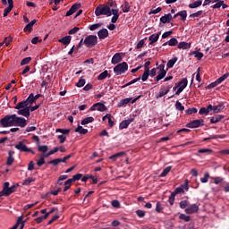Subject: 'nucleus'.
<instances>
[{
	"mask_svg": "<svg viewBox=\"0 0 229 229\" xmlns=\"http://www.w3.org/2000/svg\"><path fill=\"white\" fill-rule=\"evenodd\" d=\"M3 128H10L12 126H20V128H26L28 121L23 117H19L17 114H7L0 120Z\"/></svg>",
	"mask_w": 229,
	"mask_h": 229,
	"instance_id": "nucleus-1",
	"label": "nucleus"
},
{
	"mask_svg": "<svg viewBox=\"0 0 229 229\" xmlns=\"http://www.w3.org/2000/svg\"><path fill=\"white\" fill-rule=\"evenodd\" d=\"M95 15L99 17L100 15H106V17L112 16V9L109 5L100 4L95 10Z\"/></svg>",
	"mask_w": 229,
	"mask_h": 229,
	"instance_id": "nucleus-2",
	"label": "nucleus"
},
{
	"mask_svg": "<svg viewBox=\"0 0 229 229\" xmlns=\"http://www.w3.org/2000/svg\"><path fill=\"white\" fill-rule=\"evenodd\" d=\"M15 189H17L16 185H13L10 187V182H6L4 183V188L0 191V196H10V194L15 192Z\"/></svg>",
	"mask_w": 229,
	"mask_h": 229,
	"instance_id": "nucleus-3",
	"label": "nucleus"
},
{
	"mask_svg": "<svg viewBox=\"0 0 229 229\" xmlns=\"http://www.w3.org/2000/svg\"><path fill=\"white\" fill-rule=\"evenodd\" d=\"M83 44L86 47H94V46L98 45V36L96 35H89L85 38Z\"/></svg>",
	"mask_w": 229,
	"mask_h": 229,
	"instance_id": "nucleus-4",
	"label": "nucleus"
},
{
	"mask_svg": "<svg viewBox=\"0 0 229 229\" xmlns=\"http://www.w3.org/2000/svg\"><path fill=\"white\" fill-rule=\"evenodd\" d=\"M128 71V64L126 62H123L114 68V72L116 76H121V74H124Z\"/></svg>",
	"mask_w": 229,
	"mask_h": 229,
	"instance_id": "nucleus-5",
	"label": "nucleus"
},
{
	"mask_svg": "<svg viewBox=\"0 0 229 229\" xmlns=\"http://www.w3.org/2000/svg\"><path fill=\"white\" fill-rule=\"evenodd\" d=\"M15 148L18 149V151H21L24 153H32L33 155H35V152L33 150H31V148H28L26 144H24V141H19L15 145Z\"/></svg>",
	"mask_w": 229,
	"mask_h": 229,
	"instance_id": "nucleus-6",
	"label": "nucleus"
},
{
	"mask_svg": "<svg viewBox=\"0 0 229 229\" xmlns=\"http://www.w3.org/2000/svg\"><path fill=\"white\" fill-rule=\"evenodd\" d=\"M205 121L203 119L194 120L186 124L187 128H199V126H204Z\"/></svg>",
	"mask_w": 229,
	"mask_h": 229,
	"instance_id": "nucleus-7",
	"label": "nucleus"
},
{
	"mask_svg": "<svg viewBox=\"0 0 229 229\" xmlns=\"http://www.w3.org/2000/svg\"><path fill=\"white\" fill-rule=\"evenodd\" d=\"M96 110L98 112H106V106L101 102L96 103L90 107V111L94 112Z\"/></svg>",
	"mask_w": 229,
	"mask_h": 229,
	"instance_id": "nucleus-8",
	"label": "nucleus"
},
{
	"mask_svg": "<svg viewBox=\"0 0 229 229\" xmlns=\"http://www.w3.org/2000/svg\"><path fill=\"white\" fill-rule=\"evenodd\" d=\"M80 8H81V4H74L66 13V17H71V15H72V13H75L78 10H80Z\"/></svg>",
	"mask_w": 229,
	"mask_h": 229,
	"instance_id": "nucleus-9",
	"label": "nucleus"
},
{
	"mask_svg": "<svg viewBox=\"0 0 229 229\" xmlns=\"http://www.w3.org/2000/svg\"><path fill=\"white\" fill-rule=\"evenodd\" d=\"M198 210H199V207H198V205L196 204H191L185 208V212L187 214H196Z\"/></svg>",
	"mask_w": 229,
	"mask_h": 229,
	"instance_id": "nucleus-10",
	"label": "nucleus"
},
{
	"mask_svg": "<svg viewBox=\"0 0 229 229\" xmlns=\"http://www.w3.org/2000/svg\"><path fill=\"white\" fill-rule=\"evenodd\" d=\"M133 123V118L128 119V120H123L120 123L119 129L120 130H124L130 126Z\"/></svg>",
	"mask_w": 229,
	"mask_h": 229,
	"instance_id": "nucleus-11",
	"label": "nucleus"
},
{
	"mask_svg": "<svg viewBox=\"0 0 229 229\" xmlns=\"http://www.w3.org/2000/svg\"><path fill=\"white\" fill-rule=\"evenodd\" d=\"M28 105H30V100H28L27 98L26 100L20 102L14 108L15 110H21V109L22 110L24 108H30Z\"/></svg>",
	"mask_w": 229,
	"mask_h": 229,
	"instance_id": "nucleus-12",
	"label": "nucleus"
},
{
	"mask_svg": "<svg viewBox=\"0 0 229 229\" xmlns=\"http://www.w3.org/2000/svg\"><path fill=\"white\" fill-rule=\"evenodd\" d=\"M37 23V20H32L30 23H28L25 28L23 29V31L25 33H31L33 31V26Z\"/></svg>",
	"mask_w": 229,
	"mask_h": 229,
	"instance_id": "nucleus-13",
	"label": "nucleus"
},
{
	"mask_svg": "<svg viewBox=\"0 0 229 229\" xmlns=\"http://www.w3.org/2000/svg\"><path fill=\"white\" fill-rule=\"evenodd\" d=\"M8 7L4 10V17H8V13L13 10V0H7Z\"/></svg>",
	"mask_w": 229,
	"mask_h": 229,
	"instance_id": "nucleus-14",
	"label": "nucleus"
},
{
	"mask_svg": "<svg viewBox=\"0 0 229 229\" xmlns=\"http://www.w3.org/2000/svg\"><path fill=\"white\" fill-rule=\"evenodd\" d=\"M113 13V17L111 19V22H113V24H115L117 22V20L119 19V9H111V14Z\"/></svg>",
	"mask_w": 229,
	"mask_h": 229,
	"instance_id": "nucleus-15",
	"label": "nucleus"
},
{
	"mask_svg": "<svg viewBox=\"0 0 229 229\" xmlns=\"http://www.w3.org/2000/svg\"><path fill=\"white\" fill-rule=\"evenodd\" d=\"M210 112H212V105H208V107H201L199 114L200 115H208V114H210Z\"/></svg>",
	"mask_w": 229,
	"mask_h": 229,
	"instance_id": "nucleus-16",
	"label": "nucleus"
},
{
	"mask_svg": "<svg viewBox=\"0 0 229 229\" xmlns=\"http://www.w3.org/2000/svg\"><path fill=\"white\" fill-rule=\"evenodd\" d=\"M98 37L100 40H103L108 37V30L102 29L98 32Z\"/></svg>",
	"mask_w": 229,
	"mask_h": 229,
	"instance_id": "nucleus-17",
	"label": "nucleus"
},
{
	"mask_svg": "<svg viewBox=\"0 0 229 229\" xmlns=\"http://www.w3.org/2000/svg\"><path fill=\"white\" fill-rule=\"evenodd\" d=\"M173 21V15L171 13L165 14L160 18V21L163 22V24H167Z\"/></svg>",
	"mask_w": 229,
	"mask_h": 229,
	"instance_id": "nucleus-18",
	"label": "nucleus"
},
{
	"mask_svg": "<svg viewBox=\"0 0 229 229\" xmlns=\"http://www.w3.org/2000/svg\"><path fill=\"white\" fill-rule=\"evenodd\" d=\"M222 110H225V106L223 104H219L218 106L211 105V111H213L214 114H219Z\"/></svg>",
	"mask_w": 229,
	"mask_h": 229,
	"instance_id": "nucleus-19",
	"label": "nucleus"
},
{
	"mask_svg": "<svg viewBox=\"0 0 229 229\" xmlns=\"http://www.w3.org/2000/svg\"><path fill=\"white\" fill-rule=\"evenodd\" d=\"M119 62H123V57L121 56V54L116 53L113 56L111 63L113 64V65H116V64H119Z\"/></svg>",
	"mask_w": 229,
	"mask_h": 229,
	"instance_id": "nucleus-20",
	"label": "nucleus"
},
{
	"mask_svg": "<svg viewBox=\"0 0 229 229\" xmlns=\"http://www.w3.org/2000/svg\"><path fill=\"white\" fill-rule=\"evenodd\" d=\"M222 119H225L223 114H216L210 119L211 124H216V123H219Z\"/></svg>",
	"mask_w": 229,
	"mask_h": 229,
	"instance_id": "nucleus-21",
	"label": "nucleus"
},
{
	"mask_svg": "<svg viewBox=\"0 0 229 229\" xmlns=\"http://www.w3.org/2000/svg\"><path fill=\"white\" fill-rule=\"evenodd\" d=\"M19 115H23V117H30V107H25L23 109L18 110Z\"/></svg>",
	"mask_w": 229,
	"mask_h": 229,
	"instance_id": "nucleus-22",
	"label": "nucleus"
},
{
	"mask_svg": "<svg viewBox=\"0 0 229 229\" xmlns=\"http://www.w3.org/2000/svg\"><path fill=\"white\" fill-rule=\"evenodd\" d=\"M13 155H15V152L14 151H9L8 152V157H7V161H6V164L8 165H12V164H13L15 158H13Z\"/></svg>",
	"mask_w": 229,
	"mask_h": 229,
	"instance_id": "nucleus-23",
	"label": "nucleus"
},
{
	"mask_svg": "<svg viewBox=\"0 0 229 229\" xmlns=\"http://www.w3.org/2000/svg\"><path fill=\"white\" fill-rule=\"evenodd\" d=\"M158 38H160V33L150 35L148 37V40L150 41V45H153V44H155V42H157Z\"/></svg>",
	"mask_w": 229,
	"mask_h": 229,
	"instance_id": "nucleus-24",
	"label": "nucleus"
},
{
	"mask_svg": "<svg viewBox=\"0 0 229 229\" xmlns=\"http://www.w3.org/2000/svg\"><path fill=\"white\" fill-rule=\"evenodd\" d=\"M187 79H182L181 81L175 83V85H177V88L182 89V90H183L187 87Z\"/></svg>",
	"mask_w": 229,
	"mask_h": 229,
	"instance_id": "nucleus-25",
	"label": "nucleus"
},
{
	"mask_svg": "<svg viewBox=\"0 0 229 229\" xmlns=\"http://www.w3.org/2000/svg\"><path fill=\"white\" fill-rule=\"evenodd\" d=\"M177 47L178 49H191V43L182 41L178 44Z\"/></svg>",
	"mask_w": 229,
	"mask_h": 229,
	"instance_id": "nucleus-26",
	"label": "nucleus"
},
{
	"mask_svg": "<svg viewBox=\"0 0 229 229\" xmlns=\"http://www.w3.org/2000/svg\"><path fill=\"white\" fill-rule=\"evenodd\" d=\"M71 36H65L63 38H60L58 42L64 44V46H69V44H71Z\"/></svg>",
	"mask_w": 229,
	"mask_h": 229,
	"instance_id": "nucleus-27",
	"label": "nucleus"
},
{
	"mask_svg": "<svg viewBox=\"0 0 229 229\" xmlns=\"http://www.w3.org/2000/svg\"><path fill=\"white\" fill-rule=\"evenodd\" d=\"M75 131L76 133H81V135H87V133H89V130L83 128L81 125H78Z\"/></svg>",
	"mask_w": 229,
	"mask_h": 229,
	"instance_id": "nucleus-28",
	"label": "nucleus"
},
{
	"mask_svg": "<svg viewBox=\"0 0 229 229\" xmlns=\"http://www.w3.org/2000/svg\"><path fill=\"white\" fill-rule=\"evenodd\" d=\"M166 94H169V89H165V88H161V91L156 95V99H160V98H164Z\"/></svg>",
	"mask_w": 229,
	"mask_h": 229,
	"instance_id": "nucleus-29",
	"label": "nucleus"
},
{
	"mask_svg": "<svg viewBox=\"0 0 229 229\" xmlns=\"http://www.w3.org/2000/svg\"><path fill=\"white\" fill-rule=\"evenodd\" d=\"M41 94H37L36 96L33 95V93H31L29 98H28V101L30 103V105H31V103H33L34 101H37V99H38V98H41Z\"/></svg>",
	"mask_w": 229,
	"mask_h": 229,
	"instance_id": "nucleus-30",
	"label": "nucleus"
},
{
	"mask_svg": "<svg viewBox=\"0 0 229 229\" xmlns=\"http://www.w3.org/2000/svg\"><path fill=\"white\" fill-rule=\"evenodd\" d=\"M167 71L158 72L157 77L155 78V81H160V80H164Z\"/></svg>",
	"mask_w": 229,
	"mask_h": 229,
	"instance_id": "nucleus-31",
	"label": "nucleus"
},
{
	"mask_svg": "<svg viewBox=\"0 0 229 229\" xmlns=\"http://www.w3.org/2000/svg\"><path fill=\"white\" fill-rule=\"evenodd\" d=\"M203 4V2L201 0H197L191 4H190L188 6L189 8L194 9V8H199Z\"/></svg>",
	"mask_w": 229,
	"mask_h": 229,
	"instance_id": "nucleus-32",
	"label": "nucleus"
},
{
	"mask_svg": "<svg viewBox=\"0 0 229 229\" xmlns=\"http://www.w3.org/2000/svg\"><path fill=\"white\" fill-rule=\"evenodd\" d=\"M176 62H178V57H174L173 59L169 60L166 64L167 69H173Z\"/></svg>",
	"mask_w": 229,
	"mask_h": 229,
	"instance_id": "nucleus-33",
	"label": "nucleus"
},
{
	"mask_svg": "<svg viewBox=\"0 0 229 229\" xmlns=\"http://www.w3.org/2000/svg\"><path fill=\"white\" fill-rule=\"evenodd\" d=\"M89 123H94V117L89 116L87 118H84L83 120H81V123L82 124V126H85V124H89Z\"/></svg>",
	"mask_w": 229,
	"mask_h": 229,
	"instance_id": "nucleus-34",
	"label": "nucleus"
},
{
	"mask_svg": "<svg viewBox=\"0 0 229 229\" xmlns=\"http://www.w3.org/2000/svg\"><path fill=\"white\" fill-rule=\"evenodd\" d=\"M176 15H179V17H181V21H185V19H187V11L183 10V11L178 12Z\"/></svg>",
	"mask_w": 229,
	"mask_h": 229,
	"instance_id": "nucleus-35",
	"label": "nucleus"
},
{
	"mask_svg": "<svg viewBox=\"0 0 229 229\" xmlns=\"http://www.w3.org/2000/svg\"><path fill=\"white\" fill-rule=\"evenodd\" d=\"M171 166H167L165 167L163 172L160 174V177L164 178L165 176H167V174H169V173H171Z\"/></svg>",
	"mask_w": 229,
	"mask_h": 229,
	"instance_id": "nucleus-36",
	"label": "nucleus"
},
{
	"mask_svg": "<svg viewBox=\"0 0 229 229\" xmlns=\"http://www.w3.org/2000/svg\"><path fill=\"white\" fill-rule=\"evenodd\" d=\"M124 156V152H119V153H116L113 156H111L109 158L110 160H113L114 162H115L117 160V158H119V157H123Z\"/></svg>",
	"mask_w": 229,
	"mask_h": 229,
	"instance_id": "nucleus-37",
	"label": "nucleus"
},
{
	"mask_svg": "<svg viewBox=\"0 0 229 229\" xmlns=\"http://www.w3.org/2000/svg\"><path fill=\"white\" fill-rule=\"evenodd\" d=\"M64 192H67V191H69L71 189V185H72V182H71V180H67L64 182Z\"/></svg>",
	"mask_w": 229,
	"mask_h": 229,
	"instance_id": "nucleus-38",
	"label": "nucleus"
},
{
	"mask_svg": "<svg viewBox=\"0 0 229 229\" xmlns=\"http://www.w3.org/2000/svg\"><path fill=\"white\" fill-rule=\"evenodd\" d=\"M130 101H131V98H124L120 100V102L118 103V106H124V105H128V103H130Z\"/></svg>",
	"mask_w": 229,
	"mask_h": 229,
	"instance_id": "nucleus-39",
	"label": "nucleus"
},
{
	"mask_svg": "<svg viewBox=\"0 0 229 229\" xmlns=\"http://www.w3.org/2000/svg\"><path fill=\"white\" fill-rule=\"evenodd\" d=\"M122 10L124 13H128V12H130V4H128V2H125L123 5H122Z\"/></svg>",
	"mask_w": 229,
	"mask_h": 229,
	"instance_id": "nucleus-40",
	"label": "nucleus"
},
{
	"mask_svg": "<svg viewBox=\"0 0 229 229\" xmlns=\"http://www.w3.org/2000/svg\"><path fill=\"white\" fill-rule=\"evenodd\" d=\"M82 176H83V174H77L73 175L72 178L68 179V180H71V182L72 183V182H78V180H81Z\"/></svg>",
	"mask_w": 229,
	"mask_h": 229,
	"instance_id": "nucleus-41",
	"label": "nucleus"
},
{
	"mask_svg": "<svg viewBox=\"0 0 229 229\" xmlns=\"http://www.w3.org/2000/svg\"><path fill=\"white\" fill-rule=\"evenodd\" d=\"M101 26H103L102 23H96V24L90 25L89 30H90V31H96V30H99V28H101Z\"/></svg>",
	"mask_w": 229,
	"mask_h": 229,
	"instance_id": "nucleus-42",
	"label": "nucleus"
},
{
	"mask_svg": "<svg viewBox=\"0 0 229 229\" xmlns=\"http://www.w3.org/2000/svg\"><path fill=\"white\" fill-rule=\"evenodd\" d=\"M175 108H176V110H179L180 112H183L185 110V107L182 105V102H180V101H176Z\"/></svg>",
	"mask_w": 229,
	"mask_h": 229,
	"instance_id": "nucleus-43",
	"label": "nucleus"
},
{
	"mask_svg": "<svg viewBox=\"0 0 229 229\" xmlns=\"http://www.w3.org/2000/svg\"><path fill=\"white\" fill-rule=\"evenodd\" d=\"M45 157L46 156H40L39 160L37 162V165L38 167H42V165H44V164H46Z\"/></svg>",
	"mask_w": 229,
	"mask_h": 229,
	"instance_id": "nucleus-44",
	"label": "nucleus"
},
{
	"mask_svg": "<svg viewBox=\"0 0 229 229\" xmlns=\"http://www.w3.org/2000/svg\"><path fill=\"white\" fill-rule=\"evenodd\" d=\"M108 77V71H104L103 72H101L98 77V80H105L106 78Z\"/></svg>",
	"mask_w": 229,
	"mask_h": 229,
	"instance_id": "nucleus-45",
	"label": "nucleus"
},
{
	"mask_svg": "<svg viewBox=\"0 0 229 229\" xmlns=\"http://www.w3.org/2000/svg\"><path fill=\"white\" fill-rule=\"evenodd\" d=\"M168 46H171V47L178 46V39H176L175 38H172L168 41Z\"/></svg>",
	"mask_w": 229,
	"mask_h": 229,
	"instance_id": "nucleus-46",
	"label": "nucleus"
},
{
	"mask_svg": "<svg viewBox=\"0 0 229 229\" xmlns=\"http://www.w3.org/2000/svg\"><path fill=\"white\" fill-rule=\"evenodd\" d=\"M179 219H182V221H185L186 223H189V221H191V216H186L185 214H181L179 216Z\"/></svg>",
	"mask_w": 229,
	"mask_h": 229,
	"instance_id": "nucleus-47",
	"label": "nucleus"
},
{
	"mask_svg": "<svg viewBox=\"0 0 229 229\" xmlns=\"http://www.w3.org/2000/svg\"><path fill=\"white\" fill-rule=\"evenodd\" d=\"M201 15H203V11H198L197 13H193L190 14V17L191 19H194L196 17H201Z\"/></svg>",
	"mask_w": 229,
	"mask_h": 229,
	"instance_id": "nucleus-48",
	"label": "nucleus"
},
{
	"mask_svg": "<svg viewBox=\"0 0 229 229\" xmlns=\"http://www.w3.org/2000/svg\"><path fill=\"white\" fill-rule=\"evenodd\" d=\"M208 178H210V174L206 173L204 177L200 178L201 183H207V182H208Z\"/></svg>",
	"mask_w": 229,
	"mask_h": 229,
	"instance_id": "nucleus-49",
	"label": "nucleus"
},
{
	"mask_svg": "<svg viewBox=\"0 0 229 229\" xmlns=\"http://www.w3.org/2000/svg\"><path fill=\"white\" fill-rule=\"evenodd\" d=\"M148 78H149V71L145 70L141 76V80H142V81H146L148 80Z\"/></svg>",
	"mask_w": 229,
	"mask_h": 229,
	"instance_id": "nucleus-50",
	"label": "nucleus"
},
{
	"mask_svg": "<svg viewBox=\"0 0 229 229\" xmlns=\"http://www.w3.org/2000/svg\"><path fill=\"white\" fill-rule=\"evenodd\" d=\"M227 78H229V72H226L225 74L218 78L217 82L223 83V81H225V80H226Z\"/></svg>",
	"mask_w": 229,
	"mask_h": 229,
	"instance_id": "nucleus-51",
	"label": "nucleus"
},
{
	"mask_svg": "<svg viewBox=\"0 0 229 229\" xmlns=\"http://www.w3.org/2000/svg\"><path fill=\"white\" fill-rule=\"evenodd\" d=\"M32 182H35V179L33 177H29L23 181L22 185H30Z\"/></svg>",
	"mask_w": 229,
	"mask_h": 229,
	"instance_id": "nucleus-52",
	"label": "nucleus"
},
{
	"mask_svg": "<svg viewBox=\"0 0 229 229\" xmlns=\"http://www.w3.org/2000/svg\"><path fill=\"white\" fill-rule=\"evenodd\" d=\"M38 151H39L40 153H46V152L47 151V149H48V148H47V145L40 146V144H39V145H38Z\"/></svg>",
	"mask_w": 229,
	"mask_h": 229,
	"instance_id": "nucleus-53",
	"label": "nucleus"
},
{
	"mask_svg": "<svg viewBox=\"0 0 229 229\" xmlns=\"http://www.w3.org/2000/svg\"><path fill=\"white\" fill-rule=\"evenodd\" d=\"M193 55L197 60H201V58H203V53L201 52L194 51Z\"/></svg>",
	"mask_w": 229,
	"mask_h": 229,
	"instance_id": "nucleus-54",
	"label": "nucleus"
},
{
	"mask_svg": "<svg viewBox=\"0 0 229 229\" xmlns=\"http://www.w3.org/2000/svg\"><path fill=\"white\" fill-rule=\"evenodd\" d=\"M186 114L188 115H191V114H198V109L196 107H192V108H189L187 111H186Z\"/></svg>",
	"mask_w": 229,
	"mask_h": 229,
	"instance_id": "nucleus-55",
	"label": "nucleus"
},
{
	"mask_svg": "<svg viewBox=\"0 0 229 229\" xmlns=\"http://www.w3.org/2000/svg\"><path fill=\"white\" fill-rule=\"evenodd\" d=\"M198 153H208L210 155V153H213V150L210 148H200L198 150Z\"/></svg>",
	"mask_w": 229,
	"mask_h": 229,
	"instance_id": "nucleus-56",
	"label": "nucleus"
},
{
	"mask_svg": "<svg viewBox=\"0 0 229 229\" xmlns=\"http://www.w3.org/2000/svg\"><path fill=\"white\" fill-rule=\"evenodd\" d=\"M183 192H184L183 188L178 187L172 193L176 196V194H182Z\"/></svg>",
	"mask_w": 229,
	"mask_h": 229,
	"instance_id": "nucleus-57",
	"label": "nucleus"
},
{
	"mask_svg": "<svg viewBox=\"0 0 229 229\" xmlns=\"http://www.w3.org/2000/svg\"><path fill=\"white\" fill-rule=\"evenodd\" d=\"M60 158H55L54 160L48 161V164H51L52 165H58V164H61Z\"/></svg>",
	"mask_w": 229,
	"mask_h": 229,
	"instance_id": "nucleus-58",
	"label": "nucleus"
},
{
	"mask_svg": "<svg viewBox=\"0 0 229 229\" xmlns=\"http://www.w3.org/2000/svg\"><path fill=\"white\" fill-rule=\"evenodd\" d=\"M30 62H31V57H26L21 60V65H28Z\"/></svg>",
	"mask_w": 229,
	"mask_h": 229,
	"instance_id": "nucleus-59",
	"label": "nucleus"
},
{
	"mask_svg": "<svg viewBox=\"0 0 229 229\" xmlns=\"http://www.w3.org/2000/svg\"><path fill=\"white\" fill-rule=\"evenodd\" d=\"M58 147L54 148L52 150H50L47 154L45 155V157H51V155H55V153H57Z\"/></svg>",
	"mask_w": 229,
	"mask_h": 229,
	"instance_id": "nucleus-60",
	"label": "nucleus"
},
{
	"mask_svg": "<svg viewBox=\"0 0 229 229\" xmlns=\"http://www.w3.org/2000/svg\"><path fill=\"white\" fill-rule=\"evenodd\" d=\"M136 216H138V217H144V216H146V212L144 210L138 209L136 211Z\"/></svg>",
	"mask_w": 229,
	"mask_h": 229,
	"instance_id": "nucleus-61",
	"label": "nucleus"
},
{
	"mask_svg": "<svg viewBox=\"0 0 229 229\" xmlns=\"http://www.w3.org/2000/svg\"><path fill=\"white\" fill-rule=\"evenodd\" d=\"M85 85V79H80L79 81L76 83V87L81 88Z\"/></svg>",
	"mask_w": 229,
	"mask_h": 229,
	"instance_id": "nucleus-62",
	"label": "nucleus"
},
{
	"mask_svg": "<svg viewBox=\"0 0 229 229\" xmlns=\"http://www.w3.org/2000/svg\"><path fill=\"white\" fill-rule=\"evenodd\" d=\"M221 82H217V80L215 82L210 83L207 86V89H214L215 87H217Z\"/></svg>",
	"mask_w": 229,
	"mask_h": 229,
	"instance_id": "nucleus-63",
	"label": "nucleus"
},
{
	"mask_svg": "<svg viewBox=\"0 0 229 229\" xmlns=\"http://www.w3.org/2000/svg\"><path fill=\"white\" fill-rule=\"evenodd\" d=\"M180 208H187V205H189V202L187 200H182L180 202Z\"/></svg>",
	"mask_w": 229,
	"mask_h": 229,
	"instance_id": "nucleus-64",
	"label": "nucleus"
}]
</instances>
